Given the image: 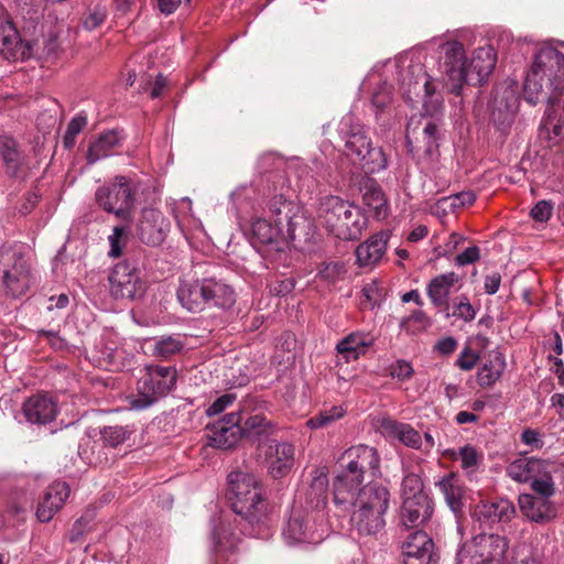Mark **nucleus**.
Instances as JSON below:
<instances>
[{"instance_id":"obj_1","label":"nucleus","mask_w":564,"mask_h":564,"mask_svg":"<svg viewBox=\"0 0 564 564\" xmlns=\"http://www.w3.org/2000/svg\"><path fill=\"white\" fill-rule=\"evenodd\" d=\"M313 227V221L296 203L275 196L265 216L251 223L250 241L272 269L289 268L292 263L291 241L308 240Z\"/></svg>"},{"instance_id":"obj_2","label":"nucleus","mask_w":564,"mask_h":564,"mask_svg":"<svg viewBox=\"0 0 564 564\" xmlns=\"http://www.w3.org/2000/svg\"><path fill=\"white\" fill-rule=\"evenodd\" d=\"M523 91L525 100L531 105L541 99L546 100L549 117L556 112L554 107L563 98L560 124L554 127V132L560 134L564 127V51L551 43L542 45L534 54Z\"/></svg>"},{"instance_id":"obj_3","label":"nucleus","mask_w":564,"mask_h":564,"mask_svg":"<svg viewBox=\"0 0 564 564\" xmlns=\"http://www.w3.org/2000/svg\"><path fill=\"white\" fill-rule=\"evenodd\" d=\"M229 499L237 516L252 528H267L269 524V505L264 489L257 476L243 471L230 473L228 476Z\"/></svg>"},{"instance_id":"obj_4","label":"nucleus","mask_w":564,"mask_h":564,"mask_svg":"<svg viewBox=\"0 0 564 564\" xmlns=\"http://www.w3.org/2000/svg\"><path fill=\"white\" fill-rule=\"evenodd\" d=\"M317 217L332 235L341 240H357L368 227V217L359 206L333 195L321 198Z\"/></svg>"},{"instance_id":"obj_5","label":"nucleus","mask_w":564,"mask_h":564,"mask_svg":"<svg viewBox=\"0 0 564 564\" xmlns=\"http://www.w3.org/2000/svg\"><path fill=\"white\" fill-rule=\"evenodd\" d=\"M338 134L345 142V153L366 174L384 170L388 165L386 154L380 148H373L364 126L352 115L346 113L338 123Z\"/></svg>"},{"instance_id":"obj_6","label":"nucleus","mask_w":564,"mask_h":564,"mask_svg":"<svg viewBox=\"0 0 564 564\" xmlns=\"http://www.w3.org/2000/svg\"><path fill=\"white\" fill-rule=\"evenodd\" d=\"M346 467L335 477L333 482L334 502H345L350 497V488L359 487L369 475H380V457L375 447L357 445L345 451Z\"/></svg>"},{"instance_id":"obj_7","label":"nucleus","mask_w":564,"mask_h":564,"mask_svg":"<svg viewBox=\"0 0 564 564\" xmlns=\"http://www.w3.org/2000/svg\"><path fill=\"white\" fill-rule=\"evenodd\" d=\"M328 534L325 511H315L304 506L296 496L290 517L282 529V538L290 546L317 545Z\"/></svg>"},{"instance_id":"obj_8","label":"nucleus","mask_w":564,"mask_h":564,"mask_svg":"<svg viewBox=\"0 0 564 564\" xmlns=\"http://www.w3.org/2000/svg\"><path fill=\"white\" fill-rule=\"evenodd\" d=\"M177 371L173 366L148 365L137 383V393L128 398L132 410L150 408L175 387Z\"/></svg>"},{"instance_id":"obj_9","label":"nucleus","mask_w":564,"mask_h":564,"mask_svg":"<svg viewBox=\"0 0 564 564\" xmlns=\"http://www.w3.org/2000/svg\"><path fill=\"white\" fill-rule=\"evenodd\" d=\"M432 44L437 48L440 80L451 94L459 96L469 75L464 45L456 39H435Z\"/></svg>"},{"instance_id":"obj_10","label":"nucleus","mask_w":564,"mask_h":564,"mask_svg":"<svg viewBox=\"0 0 564 564\" xmlns=\"http://www.w3.org/2000/svg\"><path fill=\"white\" fill-rule=\"evenodd\" d=\"M400 521L405 528H420L432 517L434 503L424 490L420 475L406 473L401 484Z\"/></svg>"},{"instance_id":"obj_11","label":"nucleus","mask_w":564,"mask_h":564,"mask_svg":"<svg viewBox=\"0 0 564 564\" xmlns=\"http://www.w3.org/2000/svg\"><path fill=\"white\" fill-rule=\"evenodd\" d=\"M31 284L30 268L23 256V247L18 243L0 248V288L7 295L19 297L26 293Z\"/></svg>"},{"instance_id":"obj_12","label":"nucleus","mask_w":564,"mask_h":564,"mask_svg":"<svg viewBox=\"0 0 564 564\" xmlns=\"http://www.w3.org/2000/svg\"><path fill=\"white\" fill-rule=\"evenodd\" d=\"M400 86L408 102L415 101L423 93V108L427 116L434 117L441 112V96L436 94L434 79L424 70L422 64L410 63L400 75Z\"/></svg>"},{"instance_id":"obj_13","label":"nucleus","mask_w":564,"mask_h":564,"mask_svg":"<svg viewBox=\"0 0 564 564\" xmlns=\"http://www.w3.org/2000/svg\"><path fill=\"white\" fill-rule=\"evenodd\" d=\"M98 206L123 221H131L135 203V191L129 177L119 175L97 188Z\"/></svg>"},{"instance_id":"obj_14","label":"nucleus","mask_w":564,"mask_h":564,"mask_svg":"<svg viewBox=\"0 0 564 564\" xmlns=\"http://www.w3.org/2000/svg\"><path fill=\"white\" fill-rule=\"evenodd\" d=\"M508 542L499 534L481 533L459 550L456 564H502Z\"/></svg>"},{"instance_id":"obj_15","label":"nucleus","mask_w":564,"mask_h":564,"mask_svg":"<svg viewBox=\"0 0 564 564\" xmlns=\"http://www.w3.org/2000/svg\"><path fill=\"white\" fill-rule=\"evenodd\" d=\"M518 90L517 80L506 79L494 91L490 120L494 127L503 134L509 132L519 109Z\"/></svg>"},{"instance_id":"obj_16","label":"nucleus","mask_w":564,"mask_h":564,"mask_svg":"<svg viewBox=\"0 0 564 564\" xmlns=\"http://www.w3.org/2000/svg\"><path fill=\"white\" fill-rule=\"evenodd\" d=\"M109 284L115 299L140 300L147 292V282L141 271L128 261H121L112 268Z\"/></svg>"},{"instance_id":"obj_17","label":"nucleus","mask_w":564,"mask_h":564,"mask_svg":"<svg viewBox=\"0 0 564 564\" xmlns=\"http://www.w3.org/2000/svg\"><path fill=\"white\" fill-rule=\"evenodd\" d=\"M350 497L345 502H335L337 506H351L364 511L386 514L390 507V491L379 482L369 481L362 487L350 488Z\"/></svg>"},{"instance_id":"obj_18","label":"nucleus","mask_w":564,"mask_h":564,"mask_svg":"<svg viewBox=\"0 0 564 564\" xmlns=\"http://www.w3.org/2000/svg\"><path fill=\"white\" fill-rule=\"evenodd\" d=\"M212 522V564H236L235 550L240 541L239 535L231 529L230 521L223 517Z\"/></svg>"},{"instance_id":"obj_19","label":"nucleus","mask_w":564,"mask_h":564,"mask_svg":"<svg viewBox=\"0 0 564 564\" xmlns=\"http://www.w3.org/2000/svg\"><path fill=\"white\" fill-rule=\"evenodd\" d=\"M241 422V412L235 411L208 424L206 427L208 445L221 449H229L237 445L242 438Z\"/></svg>"},{"instance_id":"obj_20","label":"nucleus","mask_w":564,"mask_h":564,"mask_svg":"<svg viewBox=\"0 0 564 564\" xmlns=\"http://www.w3.org/2000/svg\"><path fill=\"white\" fill-rule=\"evenodd\" d=\"M432 538L426 532L416 530L410 533L401 544V555L404 564H437Z\"/></svg>"},{"instance_id":"obj_21","label":"nucleus","mask_w":564,"mask_h":564,"mask_svg":"<svg viewBox=\"0 0 564 564\" xmlns=\"http://www.w3.org/2000/svg\"><path fill=\"white\" fill-rule=\"evenodd\" d=\"M170 231V221L156 208H144L138 224V236L149 246L161 245Z\"/></svg>"},{"instance_id":"obj_22","label":"nucleus","mask_w":564,"mask_h":564,"mask_svg":"<svg viewBox=\"0 0 564 564\" xmlns=\"http://www.w3.org/2000/svg\"><path fill=\"white\" fill-rule=\"evenodd\" d=\"M69 486L65 481H54L44 491L36 508V518L48 522L61 510L69 497Z\"/></svg>"},{"instance_id":"obj_23","label":"nucleus","mask_w":564,"mask_h":564,"mask_svg":"<svg viewBox=\"0 0 564 564\" xmlns=\"http://www.w3.org/2000/svg\"><path fill=\"white\" fill-rule=\"evenodd\" d=\"M205 304L207 307L229 310L236 303L235 289L224 279L215 275L204 276Z\"/></svg>"},{"instance_id":"obj_24","label":"nucleus","mask_w":564,"mask_h":564,"mask_svg":"<svg viewBox=\"0 0 564 564\" xmlns=\"http://www.w3.org/2000/svg\"><path fill=\"white\" fill-rule=\"evenodd\" d=\"M497 63V54L492 45H485L476 48L467 64V85H482L492 73Z\"/></svg>"},{"instance_id":"obj_25","label":"nucleus","mask_w":564,"mask_h":564,"mask_svg":"<svg viewBox=\"0 0 564 564\" xmlns=\"http://www.w3.org/2000/svg\"><path fill=\"white\" fill-rule=\"evenodd\" d=\"M176 297L181 306L189 313H200L206 310L205 283L202 279L182 278L176 289Z\"/></svg>"},{"instance_id":"obj_26","label":"nucleus","mask_w":564,"mask_h":564,"mask_svg":"<svg viewBox=\"0 0 564 564\" xmlns=\"http://www.w3.org/2000/svg\"><path fill=\"white\" fill-rule=\"evenodd\" d=\"M25 53L19 32L0 3V55L4 59H18Z\"/></svg>"},{"instance_id":"obj_27","label":"nucleus","mask_w":564,"mask_h":564,"mask_svg":"<svg viewBox=\"0 0 564 564\" xmlns=\"http://www.w3.org/2000/svg\"><path fill=\"white\" fill-rule=\"evenodd\" d=\"M22 412L26 422L31 424H46L55 419L57 405L51 397L35 394L23 403Z\"/></svg>"},{"instance_id":"obj_28","label":"nucleus","mask_w":564,"mask_h":564,"mask_svg":"<svg viewBox=\"0 0 564 564\" xmlns=\"http://www.w3.org/2000/svg\"><path fill=\"white\" fill-rule=\"evenodd\" d=\"M513 503L508 499H500L491 502H482L475 508L474 517L482 524L494 525L496 523H508L514 516Z\"/></svg>"},{"instance_id":"obj_29","label":"nucleus","mask_w":564,"mask_h":564,"mask_svg":"<svg viewBox=\"0 0 564 564\" xmlns=\"http://www.w3.org/2000/svg\"><path fill=\"white\" fill-rule=\"evenodd\" d=\"M519 507L525 518L536 523H546L556 516V508L550 499L532 494L520 495Z\"/></svg>"},{"instance_id":"obj_30","label":"nucleus","mask_w":564,"mask_h":564,"mask_svg":"<svg viewBox=\"0 0 564 564\" xmlns=\"http://www.w3.org/2000/svg\"><path fill=\"white\" fill-rule=\"evenodd\" d=\"M389 231H379L360 243L355 251L357 264L361 268L377 264L386 253Z\"/></svg>"},{"instance_id":"obj_31","label":"nucleus","mask_w":564,"mask_h":564,"mask_svg":"<svg viewBox=\"0 0 564 564\" xmlns=\"http://www.w3.org/2000/svg\"><path fill=\"white\" fill-rule=\"evenodd\" d=\"M267 453L269 473L273 478H281L288 475L294 465L295 448L291 443L280 442L270 445Z\"/></svg>"},{"instance_id":"obj_32","label":"nucleus","mask_w":564,"mask_h":564,"mask_svg":"<svg viewBox=\"0 0 564 564\" xmlns=\"http://www.w3.org/2000/svg\"><path fill=\"white\" fill-rule=\"evenodd\" d=\"M383 513L352 508L350 528L358 536H377L386 527Z\"/></svg>"},{"instance_id":"obj_33","label":"nucleus","mask_w":564,"mask_h":564,"mask_svg":"<svg viewBox=\"0 0 564 564\" xmlns=\"http://www.w3.org/2000/svg\"><path fill=\"white\" fill-rule=\"evenodd\" d=\"M549 468L546 460L535 457H520L507 467V475L517 482H531Z\"/></svg>"},{"instance_id":"obj_34","label":"nucleus","mask_w":564,"mask_h":564,"mask_svg":"<svg viewBox=\"0 0 564 564\" xmlns=\"http://www.w3.org/2000/svg\"><path fill=\"white\" fill-rule=\"evenodd\" d=\"M242 437L262 444L276 434L278 426L262 414L250 415L241 425Z\"/></svg>"},{"instance_id":"obj_35","label":"nucleus","mask_w":564,"mask_h":564,"mask_svg":"<svg viewBox=\"0 0 564 564\" xmlns=\"http://www.w3.org/2000/svg\"><path fill=\"white\" fill-rule=\"evenodd\" d=\"M372 344L373 337L370 334L356 332L344 337L337 344L336 350L346 362H350L365 355Z\"/></svg>"},{"instance_id":"obj_36","label":"nucleus","mask_w":564,"mask_h":564,"mask_svg":"<svg viewBox=\"0 0 564 564\" xmlns=\"http://www.w3.org/2000/svg\"><path fill=\"white\" fill-rule=\"evenodd\" d=\"M380 426L388 436L399 440L405 446L414 449L422 448L421 434L410 424L384 417L380 421Z\"/></svg>"},{"instance_id":"obj_37","label":"nucleus","mask_w":564,"mask_h":564,"mask_svg":"<svg viewBox=\"0 0 564 564\" xmlns=\"http://www.w3.org/2000/svg\"><path fill=\"white\" fill-rule=\"evenodd\" d=\"M458 281L454 272L436 275L433 278L426 288L427 296L432 304L436 307H448V295L451 290Z\"/></svg>"},{"instance_id":"obj_38","label":"nucleus","mask_w":564,"mask_h":564,"mask_svg":"<svg viewBox=\"0 0 564 564\" xmlns=\"http://www.w3.org/2000/svg\"><path fill=\"white\" fill-rule=\"evenodd\" d=\"M327 488H328V478L326 474L323 471H316V475L313 477L312 482L307 490L302 497V502L304 506H308V508L315 511H324L327 502Z\"/></svg>"},{"instance_id":"obj_39","label":"nucleus","mask_w":564,"mask_h":564,"mask_svg":"<svg viewBox=\"0 0 564 564\" xmlns=\"http://www.w3.org/2000/svg\"><path fill=\"white\" fill-rule=\"evenodd\" d=\"M145 346L153 357L169 359L184 349V341L180 335L160 336L145 340Z\"/></svg>"},{"instance_id":"obj_40","label":"nucleus","mask_w":564,"mask_h":564,"mask_svg":"<svg viewBox=\"0 0 564 564\" xmlns=\"http://www.w3.org/2000/svg\"><path fill=\"white\" fill-rule=\"evenodd\" d=\"M120 142L121 138L115 130L101 133L97 140L90 143L87 152V162L95 164L101 159L110 156Z\"/></svg>"},{"instance_id":"obj_41","label":"nucleus","mask_w":564,"mask_h":564,"mask_svg":"<svg viewBox=\"0 0 564 564\" xmlns=\"http://www.w3.org/2000/svg\"><path fill=\"white\" fill-rule=\"evenodd\" d=\"M436 487L444 495L445 501L452 511H460L463 503V487L459 478L455 474H448L438 480Z\"/></svg>"},{"instance_id":"obj_42","label":"nucleus","mask_w":564,"mask_h":564,"mask_svg":"<svg viewBox=\"0 0 564 564\" xmlns=\"http://www.w3.org/2000/svg\"><path fill=\"white\" fill-rule=\"evenodd\" d=\"M0 155L10 174L14 177L20 176L22 162L13 138L9 135L0 137Z\"/></svg>"},{"instance_id":"obj_43","label":"nucleus","mask_w":564,"mask_h":564,"mask_svg":"<svg viewBox=\"0 0 564 564\" xmlns=\"http://www.w3.org/2000/svg\"><path fill=\"white\" fill-rule=\"evenodd\" d=\"M505 370V359L501 354H497L488 362L484 364L477 373L478 383L481 387H490L496 383Z\"/></svg>"},{"instance_id":"obj_44","label":"nucleus","mask_w":564,"mask_h":564,"mask_svg":"<svg viewBox=\"0 0 564 564\" xmlns=\"http://www.w3.org/2000/svg\"><path fill=\"white\" fill-rule=\"evenodd\" d=\"M441 130L436 122L427 121L423 128L424 154L430 161L440 155Z\"/></svg>"},{"instance_id":"obj_45","label":"nucleus","mask_w":564,"mask_h":564,"mask_svg":"<svg viewBox=\"0 0 564 564\" xmlns=\"http://www.w3.org/2000/svg\"><path fill=\"white\" fill-rule=\"evenodd\" d=\"M256 189L252 186H239L230 195L232 207L237 215L248 214L253 209Z\"/></svg>"},{"instance_id":"obj_46","label":"nucleus","mask_w":564,"mask_h":564,"mask_svg":"<svg viewBox=\"0 0 564 564\" xmlns=\"http://www.w3.org/2000/svg\"><path fill=\"white\" fill-rule=\"evenodd\" d=\"M432 325L431 318L422 311H413L409 316L401 318L399 327L406 334H417Z\"/></svg>"},{"instance_id":"obj_47","label":"nucleus","mask_w":564,"mask_h":564,"mask_svg":"<svg viewBox=\"0 0 564 564\" xmlns=\"http://www.w3.org/2000/svg\"><path fill=\"white\" fill-rule=\"evenodd\" d=\"M133 430L126 425L106 426L100 431L104 443L110 447H117L129 440Z\"/></svg>"},{"instance_id":"obj_48","label":"nucleus","mask_w":564,"mask_h":564,"mask_svg":"<svg viewBox=\"0 0 564 564\" xmlns=\"http://www.w3.org/2000/svg\"><path fill=\"white\" fill-rule=\"evenodd\" d=\"M365 204L373 210L375 217L378 219L384 218L388 214V204L384 198L383 192L373 187L368 189L364 195Z\"/></svg>"},{"instance_id":"obj_49","label":"nucleus","mask_w":564,"mask_h":564,"mask_svg":"<svg viewBox=\"0 0 564 564\" xmlns=\"http://www.w3.org/2000/svg\"><path fill=\"white\" fill-rule=\"evenodd\" d=\"M457 457L460 460L462 468L469 476L477 471L481 462V454L469 444L458 449Z\"/></svg>"},{"instance_id":"obj_50","label":"nucleus","mask_w":564,"mask_h":564,"mask_svg":"<svg viewBox=\"0 0 564 564\" xmlns=\"http://www.w3.org/2000/svg\"><path fill=\"white\" fill-rule=\"evenodd\" d=\"M476 200V195L474 192H460L454 196L443 197L438 199L435 205V208H442L444 212L447 209L454 210L458 207L469 206Z\"/></svg>"},{"instance_id":"obj_51","label":"nucleus","mask_w":564,"mask_h":564,"mask_svg":"<svg viewBox=\"0 0 564 564\" xmlns=\"http://www.w3.org/2000/svg\"><path fill=\"white\" fill-rule=\"evenodd\" d=\"M531 488L536 497L551 499V497L554 496L555 485L549 468L531 481Z\"/></svg>"},{"instance_id":"obj_52","label":"nucleus","mask_w":564,"mask_h":564,"mask_svg":"<svg viewBox=\"0 0 564 564\" xmlns=\"http://www.w3.org/2000/svg\"><path fill=\"white\" fill-rule=\"evenodd\" d=\"M447 316H454L464 322H471L476 317V310L471 305L469 299L463 294L455 299L453 303V311L452 313H447Z\"/></svg>"},{"instance_id":"obj_53","label":"nucleus","mask_w":564,"mask_h":564,"mask_svg":"<svg viewBox=\"0 0 564 564\" xmlns=\"http://www.w3.org/2000/svg\"><path fill=\"white\" fill-rule=\"evenodd\" d=\"M392 100V86L387 82L381 83L378 88L373 91L371 104L375 109V113L378 117L384 111L387 106Z\"/></svg>"},{"instance_id":"obj_54","label":"nucleus","mask_w":564,"mask_h":564,"mask_svg":"<svg viewBox=\"0 0 564 564\" xmlns=\"http://www.w3.org/2000/svg\"><path fill=\"white\" fill-rule=\"evenodd\" d=\"M343 415H344L343 408L333 406L332 409L325 410V411L321 412L319 414L311 417L306 424L310 429H313V430L321 429V427H324V426L328 425L329 423L334 422L335 420L343 417Z\"/></svg>"},{"instance_id":"obj_55","label":"nucleus","mask_w":564,"mask_h":564,"mask_svg":"<svg viewBox=\"0 0 564 564\" xmlns=\"http://www.w3.org/2000/svg\"><path fill=\"white\" fill-rule=\"evenodd\" d=\"M108 241L110 249L108 256L111 258H118L122 254V250L127 243V230L123 226H116L112 229V234L109 235Z\"/></svg>"},{"instance_id":"obj_56","label":"nucleus","mask_w":564,"mask_h":564,"mask_svg":"<svg viewBox=\"0 0 564 564\" xmlns=\"http://www.w3.org/2000/svg\"><path fill=\"white\" fill-rule=\"evenodd\" d=\"M107 18V10L105 7L96 6L93 9H89L87 14L83 19V26L93 31L100 26Z\"/></svg>"},{"instance_id":"obj_57","label":"nucleus","mask_w":564,"mask_h":564,"mask_svg":"<svg viewBox=\"0 0 564 564\" xmlns=\"http://www.w3.org/2000/svg\"><path fill=\"white\" fill-rule=\"evenodd\" d=\"M236 401L235 393H225L217 398L206 410L208 416L218 415Z\"/></svg>"},{"instance_id":"obj_58","label":"nucleus","mask_w":564,"mask_h":564,"mask_svg":"<svg viewBox=\"0 0 564 564\" xmlns=\"http://www.w3.org/2000/svg\"><path fill=\"white\" fill-rule=\"evenodd\" d=\"M413 372L412 365L404 359H399L390 368V376L399 381L409 380L413 376Z\"/></svg>"},{"instance_id":"obj_59","label":"nucleus","mask_w":564,"mask_h":564,"mask_svg":"<svg viewBox=\"0 0 564 564\" xmlns=\"http://www.w3.org/2000/svg\"><path fill=\"white\" fill-rule=\"evenodd\" d=\"M552 205L546 200L538 202L531 209V217L536 221H546L552 215Z\"/></svg>"},{"instance_id":"obj_60","label":"nucleus","mask_w":564,"mask_h":564,"mask_svg":"<svg viewBox=\"0 0 564 564\" xmlns=\"http://www.w3.org/2000/svg\"><path fill=\"white\" fill-rule=\"evenodd\" d=\"M478 356L468 347H466L456 360V365L462 370H470L477 364Z\"/></svg>"},{"instance_id":"obj_61","label":"nucleus","mask_w":564,"mask_h":564,"mask_svg":"<svg viewBox=\"0 0 564 564\" xmlns=\"http://www.w3.org/2000/svg\"><path fill=\"white\" fill-rule=\"evenodd\" d=\"M521 442L532 448L540 449L543 447L544 442L540 432L532 429H527L521 433Z\"/></svg>"},{"instance_id":"obj_62","label":"nucleus","mask_w":564,"mask_h":564,"mask_svg":"<svg viewBox=\"0 0 564 564\" xmlns=\"http://www.w3.org/2000/svg\"><path fill=\"white\" fill-rule=\"evenodd\" d=\"M478 259H479V248L476 246H473V247H468L462 253H459L456 257L455 262L457 265L464 267V265L471 264V263L476 262Z\"/></svg>"},{"instance_id":"obj_63","label":"nucleus","mask_w":564,"mask_h":564,"mask_svg":"<svg viewBox=\"0 0 564 564\" xmlns=\"http://www.w3.org/2000/svg\"><path fill=\"white\" fill-rule=\"evenodd\" d=\"M514 552L516 557L509 564H540L527 546H520Z\"/></svg>"},{"instance_id":"obj_64","label":"nucleus","mask_w":564,"mask_h":564,"mask_svg":"<svg viewBox=\"0 0 564 564\" xmlns=\"http://www.w3.org/2000/svg\"><path fill=\"white\" fill-rule=\"evenodd\" d=\"M550 409L554 411L560 422H564V393L555 392L550 397Z\"/></svg>"}]
</instances>
